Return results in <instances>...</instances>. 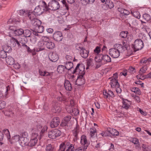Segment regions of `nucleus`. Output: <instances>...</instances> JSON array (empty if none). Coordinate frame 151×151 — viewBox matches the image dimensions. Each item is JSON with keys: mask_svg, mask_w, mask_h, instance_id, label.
Masks as SVG:
<instances>
[{"mask_svg": "<svg viewBox=\"0 0 151 151\" xmlns=\"http://www.w3.org/2000/svg\"><path fill=\"white\" fill-rule=\"evenodd\" d=\"M54 148L51 144H48L46 148V151H54Z\"/></svg>", "mask_w": 151, "mask_h": 151, "instance_id": "obj_52", "label": "nucleus"}, {"mask_svg": "<svg viewBox=\"0 0 151 151\" xmlns=\"http://www.w3.org/2000/svg\"><path fill=\"white\" fill-rule=\"evenodd\" d=\"M24 30L22 28L17 29L14 32V34L16 35L20 36L23 35Z\"/></svg>", "mask_w": 151, "mask_h": 151, "instance_id": "obj_39", "label": "nucleus"}, {"mask_svg": "<svg viewBox=\"0 0 151 151\" xmlns=\"http://www.w3.org/2000/svg\"><path fill=\"white\" fill-rule=\"evenodd\" d=\"M50 41V40L48 37L46 36H44L43 37L42 41L45 44L47 42H48V41L49 42Z\"/></svg>", "mask_w": 151, "mask_h": 151, "instance_id": "obj_59", "label": "nucleus"}, {"mask_svg": "<svg viewBox=\"0 0 151 151\" xmlns=\"http://www.w3.org/2000/svg\"><path fill=\"white\" fill-rule=\"evenodd\" d=\"M57 71L58 73H63L67 71L65 66L62 65H60L58 66Z\"/></svg>", "mask_w": 151, "mask_h": 151, "instance_id": "obj_32", "label": "nucleus"}, {"mask_svg": "<svg viewBox=\"0 0 151 151\" xmlns=\"http://www.w3.org/2000/svg\"><path fill=\"white\" fill-rule=\"evenodd\" d=\"M27 15L30 20L33 21L34 20V19H35L32 14V12L31 11L29 10L28 11Z\"/></svg>", "mask_w": 151, "mask_h": 151, "instance_id": "obj_47", "label": "nucleus"}, {"mask_svg": "<svg viewBox=\"0 0 151 151\" xmlns=\"http://www.w3.org/2000/svg\"><path fill=\"white\" fill-rule=\"evenodd\" d=\"M143 47L144 43L142 41L139 39H137L135 40L134 44L132 45V46L135 52L141 50Z\"/></svg>", "mask_w": 151, "mask_h": 151, "instance_id": "obj_4", "label": "nucleus"}, {"mask_svg": "<svg viewBox=\"0 0 151 151\" xmlns=\"http://www.w3.org/2000/svg\"><path fill=\"white\" fill-rule=\"evenodd\" d=\"M20 145L22 146H25L26 143L29 141V137L27 132H22L20 134Z\"/></svg>", "mask_w": 151, "mask_h": 151, "instance_id": "obj_7", "label": "nucleus"}, {"mask_svg": "<svg viewBox=\"0 0 151 151\" xmlns=\"http://www.w3.org/2000/svg\"><path fill=\"white\" fill-rule=\"evenodd\" d=\"M65 66H64L66 70H69L73 67V64L71 61L66 62L65 63Z\"/></svg>", "mask_w": 151, "mask_h": 151, "instance_id": "obj_27", "label": "nucleus"}, {"mask_svg": "<svg viewBox=\"0 0 151 151\" xmlns=\"http://www.w3.org/2000/svg\"><path fill=\"white\" fill-rule=\"evenodd\" d=\"M151 62V58L145 57L141 59L139 62V65L142 66L139 70V73L142 74L146 72L147 68Z\"/></svg>", "mask_w": 151, "mask_h": 151, "instance_id": "obj_2", "label": "nucleus"}, {"mask_svg": "<svg viewBox=\"0 0 151 151\" xmlns=\"http://www.w3.org/2000/svg\"><path fill=\"white\" fill-rule=\"evenodd\" d=\"M44 73H45L44 76L51 77L53 76V72L49 73L46 71H45Z\"/></svg>", "mask_w": 151, "mask_h": 151, "instance_id": "obj_60", "label": "nucleus"}, {"mask_svg": "<svg viewBox=\"0 0 151 151\" xmlns=\"http://www.w3.org/2000/svg\"><path fill=\"white\" fill-rule=\"evenodd\" d=\"M10 42L11 44L10 45L13 47H15L17 45L18 47H21V44L19 42V41L17 39L14 37H12L10 39Z\"/></svg>", "mask_w": 151, "mask_h": 151, "instance_id": "obj_21", "label": "nucleus"}, {"mask_svg": "<svg viewBox=\"0 0 151 151\" xmlns=\"http://www.w3.org/2000/svg\"><path fill=\"white\" fill-rule=\"evenodd\" d=\"M37 32L39 33H41L44 30V27L43 26L41 25L39 26V27H37L36 29Z\"/></svg>", "mask_w": 151, "mask_h": 151, "instance_id": "obj_48", "label": "nucleus"}, {"mask_svg": "<svg viewBox=\"0 0 151 151\" xmlns=\"http://www.w3.org/2000/svg\"><path fill=\"white\" fill-rule=\"evenodd\" d=\"M130 141L134 144L136 148L140 147L139 140L137 138H132L130 139Z\"/></svg>", "mask_w": 151, "mask_h": 151, "instance_id": "obj_33", "label": "nucleus"}, {"mask_svg": "<svg viewBox=\"0 0 151 151\" xmlns=\"http://www.w3.org/2000/svg\"><path fill=\"white\" fill-rule=\"evenodd\" d=\"M61 1L62 2L63 4L65 6V9L68 10L69 9V6L66 2V0H62Z\"/></svg>", "mask_w": 151, "mask_h": 151, "instance_id": "obj_62", "label": "nucleus"}, {"mask_svg": "<svg viewBox=\"0 0 151 151\" xmlns=\"http://www.w3.org/2000/svg\"><path fill=\"white\" fill-rule=\"evenodd\" d=\"M45 10V8L43 3V6L39 5L35 7L33 11L34 14L36 16L40 15L43 13Z\"/></svg>", "mask_w": 151, "mask_h": 151, "instance_id": "obj_10", "label": "nucleus"}, {"mask_svg": "<svg viewBox=\"0 0 151 151\" xmlns=\"http://www.w3.org/2000/svg\"><path fill=\"white\" fill-rule=\"evenodd\" d=\"M96 129L95 128L91 129L90 134L91 137H92L94 135L95 133L96 132Z\"/></svg>", "mask_w": 151, "mask_h": 151, "instance_id": "obj_61", "label": "nucleus"}, {"mask_svg": "<svg viewBox=\"0 0 151 151\" xmlns=\"http://www.w3.org/2000/svg\"><path fill=\"white\" fill-rule=\"evenodd\" d=\"M89 53V51L86 50L84 48L80 52V54L81 56L84 58H86L88 57Z\"/></svg>", "mask_w": 151, "mask_h": 151, "instance_id": "obj_25", "label": "nucleus"}, {"mask_svg": "<svg viewBox=\"0 0 151 151\" xmlns=\"http://www.w3.org/2000/svg\"><path fill=\"white\" fill-rule=\"evenodd\" d=\"M32 35V31L28 29H26L24 30V33H23L24 36L27 38V37H30Z\"/></svg>", "mask_w": 151, "mask_h": 151, "instance_id": "obj_40", "label": "nucleus"}, {"mask_svg": "<svg viewBox=\"0 0 151 151\" xmlns=\"http://www.w3.org/2000/svg\"><path fill=\"white\" fill-rule=\"evenodd\" d=\"M122 46L123 49L124 51L127 50L128 45L127 43V42L126 40H124L123 41L122 43Z\"/></svg>", "mask_w": 151, "mask_h": 151, "instance_id": "obj_50", "label": "nucleus"}, {"mask_svg": "<svg viewBox=\"0 0 151 151\" xmlns=\"http://www.w3.org/2000/svg\"><path fill=\"white\" fill-rule=\"evenodd\" d=\"M20 137L19 135H16L13 137L12 139L9 140L10 142L12 141V142H16L19 141L20 143Z\"/></svg>", "mask_w": 151, "mask_h": 151, "instance_id": "obj_38", "label": "nucleus"}, {"mask_svg": "<svg viewBox=\"0 0 151 151\" xmlns=\"http://www.w3.org/2000/svg\"><path fill=\"white\" fill-rule=\"evenodd\" d=\"M60 123V119L58 117H54L51 120L50 125L51 128H54L58 126Z\"/></svg>", "mask_w": 151, "mask_h": 151, "instance_id": "obj_13", "label": "nucleus"}, {"mask_svg": "<svg viewBox=\"0 0 151 151\" xmlns=\"http://www.w3.org/2000/svg\"><path fill=\"white\" fill-rule=\"evenodd\" d=\"M4 114L6 116L11 117L13 115V112L12 111L6 110L4 112Z\"/></svg>", "mask_w": 151, "mask_h": 151, "instance_id": "obj_54", "label": "nucleus"}, {"mask_svg": "<svg viewBox=\"0 0 151 151\" xmlns=\"http://www.w3.org/2000/svg\"><path fill=\"white\" fill-rule=\"evenodd\" d=\"M128 33V32L127 31L121 32L119 35V36L123 38H125L127 37Z\"/></svg>", "mask_w": 151, "mask_h": 151, "instance_id": "obj_49", "label": "nucleus"}, {"mask_svg": "<svg viewBox=\"0 0 151 151\" xmlns=\"http://www.w3.org/2000/svg\"><path fill=\"white\" fill-rule=\"evenodd\" d=\"M143 18L145 20L147 21L150 19V17L148 14H145L143 15Z\"/></svg>", "mask_w": 151, "mask_h": 151, "instance_id": "obj_56", "label": "nucleus"}, {"mask_svg": "<svg viewBox=\"0 0 151 151\" xmlns=\"http://www.w3.org/2000/svg\"><path fill=\"white\" fill-rule=\"evenodd\" d=\"M114 131H115V129H108V132L109 137H113L114 135Z\"/></svg>", "mask_w": 151, "mask_h": 151, "instance_id": "obj_51", "label": "nucleus"}, {"mask_svg": "<svg viewBox=\"0 0 151 151\" xmlns=\"http://www.w3.org/2000/svg\"><path fill=\"white\" fill-rule=\"evenodd\" d=\"M36 125L37 129L40 132V133L43 134L47 129V127L46 126H44L43 127L42 125L41 124L37 123Z\"/></svg>", "mask_w": 151, "mask_h": 151, "instance_id": "obj_19", "label": "nucleus"}, {"mask_svg": "<svg viewBox=\"0 0 151 151\" xmlns=\"http://www.w3.org/2000/svg\"><path fill=\"white\" fill-rule=\"evenodd\" d=\"M72 73L73 74L78 75V76L84 75L85 73L84 66L82 65H80V63H78L73 70Z\"/></svg>", "mask_w": 151, "mask_h": 151, "instance_id": "obj_6", "label": "nucleus"}, {"mask_svg": "<svg viewBox=\"0 0 151 151\" xmlns=\"http://www.w3.org/2000/svg\"><path fill=\"white\" fill-rule=\"evenodd\" d=\"M71 118V116L70 115L64 117L63 120V121L60 123V126L62 127L67 126Z\"/></svg>", "mask_w": 151, "mask_h": 151, "instance_id": "obj_20", "label": "nucleus"}, {"mask_svg": "<svg viewBox=\"0 0 151 151\" xmlns=\"http://www.w3.org/2000/svg\"><path fill=\"white\" fill-rule=\"evenodd\" d=\"M64 84L65 88L67 91H71L73 87L72 84L69 81L66 79L65 80Z\"/></svg>", "mask_w": 151, "mask_h": 151, "instance_id": "obj_18", "label": "nucleus"}, {"mask_svg": "<svg viewBox=\"0 0 151 151\" xmlns=\"http://www.w3.org/2000/svg\"><path fill=\"white\" fill-rule=\"evenodd\" d=\"M110 84L111 87L113 88H115L116 87L120 86L119 84L118 83V80L111 79L110 82Z\"/></svg>", "mask_w": 151, "mask_h": 151, "instance_id": "obj_26", "label": "nucleus"}, {"mask_svg": "<svg viewBox=\"0 0 151 151\" xmlns=\"http://www.w3.org/2000/svg\"><path fill=\"white\" fill-rule=\"evenodd\" d=\"M80 143L83 146V151H86V149L90 144L88 142L86 136L85 135H82L81 137Z\"/></svg>", "mask_w": 151, "mask_h": 151, "instance_id": "obj_9", "label": "nucleus"}, {"mask_svg": "<svg viewBox=\"0 0 151 151\" xmlns=\"http://www.w3.org/2000/svg\"><path fill=\"white\" fill-rule=\"evenodd\" d=\"M105 4L107 5L108 9H111L113 8L114 7V5L113 2L112 1H110L108 0H106V4Z\"/></svg>", "mask_w": 151, "mask_h": 151, "instance_id": "obj_43", "label": "nucleus"}, {"mask_svg": "<svg viewBox=\"0 0 151 151\" xmlns=\"http://www.w3.org/2000/svg\"><path fill=\"white\" fill-rule=\"evenodd\" d=\"M39 137L37 133H33L30 141L27 142V143H26V145L25 146H29L31 147L34 146L37 143L38 138H39Z\"/></svg>", "mask_w": 151, "mask_h": 151, "instance_id": "obj_5", "label": "nucleus"}, {"mask_svg": "<svg viewBox=\"0 0 151 151\" xmlns=\"http://www.w3.org/2000/svg\"><path fill=\"white\" fill-rule=\"evenodd\" d=\"M72 132L73 136L74 137L73 140L74 142L76 141L78 139V134L79 133V126L78 124H76V127L72 131Z\"/></svg>", "mask_w": 151, "mask_h": 151, "instance_id": "obj_14", "label": "nucleus"}, {"mask_svg": "<svg viewBox=\"0 0 151 151\" xmlns=\"http://www.w3.org/2000/svg\"><path fill=\"white\" fill-rule=\"evenodd\" d=\"M63 143H65V145L67 148L66 151H71V150L74 148V145L69 142H64Z\"/></svg>", "mask_w": 151, "mask_h": 151, "instance_id": "obj_28", "label": "nucleus"}, {"mask_svg": "<svg viewBox=\"0 0 151 151\" xmlns=\"http://www.w3.org/2000/svg\"><path fill=\"white\" fill-rule=\"evenodd\" d=\"M43 6L45 8V11L49 12L50 10L55 11L58 9L60 5L58 2L56 1H52L49 2L47 6L45 1H42Z\"/></svg>", "mask_w": 151, "mask_h": 151, "instance_id": "obj_1", "label": "nucleus"}, {"mask_svg": "<svg viewBox=\"0 0 151 151\" xmlns=\"http://www.w3.org/2000/svg\"><path fill=\"white\" fill-rule=\"evenodd\" d=\"M52 36L53 39L57 42L61 41L63 38L62 32L60 31L55 32Z\"/></svg>", "mask_w": 151, "mask_h": 151, "instance_id": "obj_11", "label": "nucleus"}, {"mask_svg": "<svg viewBox=\"0 0 151 151\" xmlns=\"http://www.w3.org/2000/svg\"><path fill=\"white\" fill-rule=\"evenodd\" d=\"M61 109L60 107L58 105V104H55L53 105L52 110L53 112L55 113H58L60 111Z\"/></svg>", "mask_w": 151, "mask_h": 151, "instance_id": "obj_37", "label": "nucleus"}, {"mask_svg": "<svg viewBox=\"0 0 151 151\" xmlns=\"http://www.w3.org/2000/svg\"><path fill=\"white\" fill-rule=\"evenodd\" d=\"M75 48L76 50H78L80 52L84 48L83 45L81 43H76L75 45Z\"/></svg>", "mask_w": 151, "mask_h": 151, "instance_id": "obj_35", "label": "nucleus"}, {"mask_svg": "<svg viewBox=\"0 0 151 151\" xmlns=\"http://www.w3.org/2000/svg\"><path fill=\"white\" fill-rule=\"evenodd\" d=\"M132 92L135 93L136 94L140 95L141 94V92L140 90L137 87H134L132 89Z\"/></svg>", "mask_w": 151, "mask_h": 151, "instance_id": "obj_44", "label": "nucleus"}, {"mask_svg": "<svg viewBox=\"0 0 151 151\" xmlns=\"http://www.w3.org/2000/svg\"><path fill=\"white\" fill-rule=\"evenodd\" d=\"M83 150V147H80L77 149H75L74 148L71 150V151H82Z\"/></svg>", "mask_w": 151, "mask_h": 151, "instance_id": "obj_64", "label": "nucleus"}, {"mask_svg": "<svg viewBox=\"0 0 151 151\" xmlns=\"http://www.w3.org/2000/svg\"><path fill=\"white\" fill-rule=\"evenodd\" d=\"M108 129L102 132L101 133V135L103 137H109Z\"/></svg>", "mask_w": 151, "mask_h": 151, "instance_id": "obj_55", "label": "nucleus"}, {"mask_svg": "<svg viewBox=\"0 0 151 151\" xmlns=\"http://www.w3.org/2000/svg\"><path fill=\"white\" fill-rule=\"evenodd\" d=\"M49 58L53 62L57 61L59 58L56 52H50L49 55Z\"/></svg>", "mask_w": 151, "mask_h": 151, "instance_id": "obj_16", "label": "nucleus"}, {"mask_svg": "<svg viewBox=\"0 0 151 151\" xmlns=\"http://www.w3.org/2000/svg\"><path fill=\"white\" fill-rule=\"evenodd\" d=\"M4 49L6 52L8 53L10 52L12 50L11 46L7 45L4 46Z\"/></svg>", "mask_w": 151, "mask_h": 151, "instance_id": "obj_53", "label": "nucleus"}, {"mask_svg": "<svg viewBox=\"0 0 151 151\" xmlns=\"http://www.w3.org/2000/svg\"><path fill=\"white\" fill-rule=\"evenodd\" d=\"M19 47L22 48L23 49L26 50L28 53H31L35 51V49H31L26 44L21 46Z\"/></svg>", "mask_w": 151, "mask_h": 151, "instance_id": "obj_24", "label": "nucleus"}, {"mask_svg": "<svg viewBox=\"0 0 151 151\" xmlns=\"http://www.w3.org/2000/svg\"><path fill=\"white\" fill-rule=\"evenodd\" d=\"M95 59L96 62L98 63H101L103 61L104 64L111 62V58L107 55L100 54L98 56H96Z\"/></svg>", "mask_w": 151, "mask_h": 151, "instance_id": "obj_3", "label": "nucleus"}, {"mask_svg": "<svg viewBox=\"0 0 151 151\" xmlns=\"http://www.w3.org/2000/svg\"><path fill=\"white\" fill-rule=\"evenodd\" d=\"M19 21L16 20L15 19H9L7 22L8 24H17L19 23Z\"/></svg>", "mask_w": 151, "mask_h": 151, "instance_id": "obj_41", "label": "nucleus"}, {"mask_svg": "<svg viewBox=\"0 0 151 151\" xmlns=\"http://www.w3.org/2000/svg\"><path fill=\"white\" fill-rule=\"evenodd\" d=\"M28 42V40L26 37H24L21 38V39L19 41V44L21 43L22 45L21 46H23V45H24L26 44Z\"/></svg>", "mask_w": 151, "mask_h": 151, "instance_id": "obj_42", "label": "nucleus"}, {"mask_svg": "<svg viewBox=\"0 0 151 151\" xmlns=\"http://www.w3.org/2000/svg\"><path fill=\"white\" fill-rule=\"evenodd\" d=\"M128 71L131 74H132L136 72V69L134 68L130 67L129 68Z\"/></svg>", "mask_w": 151, "mask_h": 151, "instance_id": "obj_58", "label": "nucleus"}, {"mask_svg": "<svg viewBox=\"0 0 151 151\" xmlns=\"http://www.w3.org/2000/svg\"><path fill=\"white\" fill-rule=\"evenodd\" d=\"M122 103L123 104L122 107L126 109H128L129 107H130V105L128 102L129 103V104H131L130 101L128 100L127 99H125L123 98H122Z\"/></svg>", "mask_w": 151, "mask_h": 151, "instance_id": "obj_22", "label": "nucleus"}, {"mask_svg": "<svg viewBox=\"0 0 151 151\" xmlns=\"http://www.w3.org/2000/svg\"><path fill=\"white\" fill-rule=\"evenodd\" d=\"M38 47L35 49V51L37 52L43 50L45 49V44L42 41L38 42Z\"/></svg>", "mask_w": 151, "mask_h": 151, "instance_id": "obj_23", "label": "nucleus"}, {"mask_svg": "<svg viewBox=\"0 0 151 151\" xmlns=\"http://www.w3.org/2000/svg\"><path fill=\"white\" fill-rule=\"evenodd\" d=\"M113 48L119 51V52H122L124 51L123 49L122 45L121 44H116L113 46Z\"/></svg>", "mask_w": 151, "mask_h": 151, "instance_id": "obj_34", "label": "nucleus"}, {"mask_svg": "<svg viewBox=\"0 0 151 151\" xmlns=\"http://www.w3.org/2000/svg\"><path fill=\"white\" fill-rule=\"evenodd\" d=\"M118 11L120 12L121 14H123L124 15H127L129 14V12L123 8H119L118 9Z\"/></svg>", "mask_w": 151, "mask_h": 151, "instance_id": "obj_36", "label": "nucleus"}, {"mask_svg": "<svg viewBox=\"0 0 151 151\" xmlns=\"http://www.w3.org/2000/svg\"><path fill=\"white\" fill-rule=\"evenodd\" d=\"M61 134V131L58 129H55L52 130L48 133V136L52 139H55L57 137L60 136Z\"/></svg>", "mask_w": 151, "mask_h": 151, "instance_id": "obj_8", "label": "nucleus"}, {"mask_svg": "<svg viewBox=\"0 0 151 151\" xmlns=\"http://www.w3.org/2000/svg\"><path fill=\"white\" fill-rule=\"evenodd\" d=\"M84 75L78 76L75 81V84L78 86H81L85 83V80L83 76Z\"/></svg>", "mask_w": 151, "mask_h": 151, "instance_id": "obj_15", "label": "nucleus"}, {"mask_svg": "<svg viewBox=\"0 0 151 151\" xmlns=\"http://www.w3.org/2000/svg\"><path fill=\"white\" fill-rule=\"evenodd\" d=\"M109 54L114 58H117L120 55V52L114 48L110 49L109 51Z\"/></svg>", "mask_w": 151, "mask_h": 151, "instance_id": "obj_12", "label": "nucleus"}, {"mask_svg": "<svg viewBox=\"0 0 151 151\" xmlns=\"http://www.w3.org/2000/svg\"><path fill=\"white\" fill-rule=\"evenodd\" d=\"M93 60L91 58L89 59L87 61V67L86 69H88L89 67L91 65Z\"/></svg>", "mask_w": 151, "mask_h": 151, "instance_id": "obj_63", "label": "nucleus"}, {"mask_svg": "<svg viewBox=\"0 0 151 151\" xmlns=\"http://www.w3.org/2000/svg\"><path fill=\"white\" fill-rule=\"evenodd\" d=\"M6 63L10 65L14 64L15 63L14 59L11 56H8L6 59Z\"/></svg>", "mask_w": 151, "mask_h": 151, "instance_id": "obj_30", "label": "nucleus"}, {"mask_svg": "<svg viewBox=\"0 0 151 151\" xmlns=\"http://www.w3.org/2000/svg\"><path fill=\"white\" fill-rule=\"evenodd\" d=\"M42 22L40 20L37 19H35L32 21V25L35 29L37 27H39L41 24Z\"/></svg>", "mask_w": 151, "mask_h": 151, "instance_id": "obj_31", "label": "nucleus"}, {"mask_svg": "<svg viewBox=\"0 0 151 151\" xmlns=\"http://www.w3.org/2000/svg\"><path fill=\"white\" fill-rule=\"evenodd\" d=\"M3 133L6 135L8 139H10V135L9 131L7 129H4L3 130Z\"/></svg>", "mask_w": 151, "mask_h": 151, "instance_id": "obj_45", "label": "nucleus"}, {"mask_svg": "<svg viewBox=\"0 0 151 151\" xmlns=\"http://www.w3.org/2000/svg\"><path fill=\"white\" fill-rule=\"evenodd\" d=\"M103 94L104 97L106 99L110 98L111 97L113 98L115 96L113 92L111 90H109L107 91L106 90H104L103 91Z\"/></svg>", "mask_w": 151, "mask_h": 151, "instance_id": "obj_17", "label": "nucleus"}, {"mask_svg": "<svg viewBox=\"0 0 151 151\" xmlns=\"http://www.w3.org/2000/svg\"><path fill=\"white\" fill-rule=\"evenodd\" d=\"M6 102L4 101H0V109L4 108L6 106Z\"/></svg>", "mask_w": 151, "mask_h": 151, "instance_id": "obj_57", "label": "nucleus"}, {"mask_svg": "<svg viewBox=\"0 0 151 151\" xmlns=\"http://www.w3.org/2000/svg\"><path fill=\"white\" fill-rule=\"evenodd\" d=\"M45 46L48 49L52 50L55 47V44L50 40L46 43Z\"/></svg>", "mask_w": 151, "mask_h": 151, "instance_id": "obj_29", "label": "nucleus"}, {"mask_svg": "<svg viewBox=\"0 0 151 151\" xmlns=\"http://www.w3.org/2000/svg\"><path fill=\"white\" fill-rule=\"evenodd\" d=\"M6 52L5 50H1L0 51V58H6L7 55Z\"/></svg>", "mask_w": 151, "mask_h": 151, "instance_id": "obj_46", "label": "nucleus"}]
</instances>
